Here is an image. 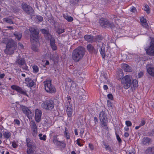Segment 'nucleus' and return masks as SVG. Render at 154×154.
<instances>
[{"label":"nucleus","instance_id":"obj_44","mask_svg":"<svg viewBox=\"0 0 154 154\" xmlns=\"http://www.w3.org/2000/svg\"><path fill=\"white\" fill-rule=\"evenodd\" d=\"M21 67L23 70H25L26 71L28 70V66L26 65V63L25 64H24L23 65H22Z\"/></svg>","mask_w":154,"mask_h":154},{"label":"nucleus","instance_id":"obj_56","mask_svg":"<svg viewBox=\"0 0 154 154\" xmlns=\"http://www.w3.org/2000/svg\"><path fill=\"white\" fill-rule=\"evenodd\" d=\"M107 97L109 99L112 100L113 99V96L112 94H109L107 95Z\"/></svg>","mask_w":154,"mask_h":154},{"label":"nucleus","instance_id":"obj_10","mask_svg":"<svg viewBox=\"0 0 154 154\" xmlns=\"http://www.w3.org/2000/svg\"><path fill=\"white\" fill-rule=\"evenodd\" d=\"M27 145L28 147L27 152V154H32L35 149L36 146L33 141L29 138L26 140Z\"/></svg>","mask_w":154,"mask_h":154},{"label":"nucleus","instance_id":"obj_52","mask_svg":"<svg viewBox=\"0 0 154 154\" xmlns=\"http://www.w3.org/2000/svg\"><path fill=\"white\" fill-rule=\"evenodd\" d=\"M145 123L146 122L145 120L144 119H143L142 120L140 125L141 126H143L145 124Z\"/></svg>","mask_w":154,"mask_h":154},{"label":"nucleus","instance_id":"obj_54","mask_svg":"<svg viewBox=\"0 0 154 154\" xmlns=\"http://www.w3.org/2000/svg\"><path fill=\"white\" fill-rule=\"evenodd\" d=\"M12 146L13 148H15L17 147V144L15 142H12Z\"/></svg>","mask_w":154,"mask_h":154},{"label":"nucleus","instance_id":"obj_29","mask_svg":"<svg viewBox=\"0 0 154 154\" xmlns=\"http://www.w3.org/2000/svg\"><path fill=\"white\" fill-rule=\"evenodd\" d=\"M3 20L4 21L10 24H14V23L12 21V19L11 17H7L3 19Z\"/></svg>","mask_w":154,"mask_h":154},{"label":"nucleus","instance_id":"obj_57","mask_svg":"<svg viewBox=\"0 0 154 154\" xmlns=\"http://www.w3.org/2000/svg\"><path fill=\"white\" fill-rule=\"evenodd\" d=\"M143 75V73L142 72H140L138 74V78H140Z\"/></svg>","mask_w":154,"mask_h":154},{"label":"nucleus","instance_id":"obj_18","mask_svg":"<svg viewBox=\"0 0 154 154\" xmlns=\"http://www.w3.org/2000/svg\"><path fill=\"white\" fill-rule=\"evenodd\" d=\"M146 68L148 73L151 76H154V68L151 64H147Z\"/></svg>","mask_w":154,"mask_h":154},{"label":"nucleus","instance_id":"obj_45","mask_svg":"<svg viewBox=\"0 0 154 154\" xmlns=\"http://www.w3.org/2000/svg\"><path fill=\"white\" fill-rule=\"evenodd\" d=\"M79 0H71L70 3L73 5H76L78 3Z\"/></svg>","mask_w":154,"mask_h":154},{"label":"nucleus","instance_id":"obj_53","mask_svg":"<svg viewBox=\"0 0 154 154\" xmlns=\"http://www.w3.org/2000/svg\"><path fill=\"white\" fill-rule=\"evenodd\" d=\"M116 134L117 139L118 140V141L119 142V143L121 142L122 141V140L120 137H119V135L117 134Z\"/></svg>","mask_w":154,"mask_h":154},{"label":"nucleus","instance_id":"obj_62","mask_svg":"<svg viewBox=\"0 0 154 154\" xmlns=\"http://www.w3.org/2000/svg\"><path fill=\"white\" fill-rule=\"evenodd\" d=\"M151 154H154V146L151 147Z\"/></svg>","mask_w":154,"mask_h":154},{"label":"nucleus","instance_id":"obj_26","mask_svg":"<svg viewBox=\"0 0 154 154\" xmlns=\"http://www.w3.org/2000/svg\"><path fill=\"white\" fill-rule=\"evenodd\" d=\"M87 49L91 53L95 52V50L94 47L91 44H89L87 46Z\"/></svg>","mask_w":154,"mask_h":154},{"label":"nucleus","instance_id":"obj_41","mask_svg":"<svg viewBox=\"0 0 154 154\" xmlns=\"http://www.w3.org/2000/svg\"><path fill=\"white\" fill-rule=\"evenodd\" d=\"M64 135L67 139H69V134L68 133V130L66 129H65V131L64 132Z\"/></svg>","mask_w":154,"mask_h":154},{"label":"nucleus","instance_id":"obj_31","mask_svg":"<svg viewBox=\"0 0 154 154\" xmlns=\"http://www.w3.org/2000/svg\"><path fill=\"white\" fill-rule=\"evenodd\" d=\"M65 107L66 108V109H72V105L70 103V102H66V103Z\"/></svg>","mask_w":154,"mask_h":154},{"label":"nucleus","instance_id":"obj_48","mask_svg":"<svg viewBox=\"0 0 154 154\" xmlns=\"http://www.w3.org/2000/svg\"><path fill=\"white\" fill-rule=\"evenodd\" d=\"M125 124L127 127H130L132 125V123L129 121H127L125 122Z\"/></svg>","mask_w":154,"mask_h":154},{"label":"nucleus","instance_id":"obj_9","mask_svg":"<svg viewBox=\"0 0 154 154\" xmlns=\"http://www.w3.org/2000/svg\"><path fill=\"white\" fill-rule=\"evenodd\" d=\"M55 103L53 100H48L45 101L41 104L42 108L47 110L51 111L54 107Z\"/></svg>","mask_w":154,"mask_h":154},{"label":"nucleus","instance_id":"obj_55","mask_svg":"<svg viewBox=\"0 0 154 154\" xmlns=\"http://www.w3.org/2000/svg\"><path fill=\"white\" fill-rule=\"evenodd\" d=\"M97 41L99 42L100 40H101L102 37L100 35L97 36L96 37Z\"/></svg>","mask_w":154,"mask_h":154},{"label":"nucleus","instance_id":"obj_42","mask_svg":"<svg viewBox=\"0 0 154 154\" xmlns=\"http://www.w3.org/2000/svg\"><path fill=\"white\" fill-rule=\"evenodd\" d=\"M31 48L33 50L35 51H37L38 50V49L36 46L33 44L32 45Z\"/></svg>","mask_w":154,"mask_h":154},{"label":"nucleus","instance_id":"obj_25","mask_svg":"<svg viewBox=\"0 0 154 154\" xmlns=\"http://www.w3.org/2000/svg\"><path fill=\"white\" fill-rule=\"evenodd\" d=\"M140 20L142 25L144 27L147 28L148 26V25L146 23V20L145 18L143 17H140Z\"/></svg>","mask_w":154,"mask_h":154},{"label":"nucleus","instance_id":"obj_3","mask_svg":"<svg viewBox=\"0 0 154 154\" xmlns=\"http://www.w3.org/2000/svg\"><path fill=\"white\" fill-rule=\"evenodd\" d=\"M85 50V48L81 47H79L74 49L72 51V57L75 62H78L83 57Z\"/></svg>","mask_w":154,"mask_h":154},{"label":"nucleus","instance_id":"obj_24","mask_svg":"<svg viewBox=\"0 0 154 154\" xmlns=\"http://www.w3.org/2000/svg\"><path fill=\"white\" fill-rule=\"evenodd\" d=\"M3 134L5 139H10L11 138V132L8 131L4 132Z\"/></svg>","mask_w":154,"mask_h":154},{"label":"nucleus","instance_id":"obj_28","mask_svg":"<svg viewBox=\"0 0 154 154\" xmlns=\"http://www.w3.org/2000/svg\"><path fill=\"white\" fill-rule=\"evenodd\" d=\"M14 35L15 38L18 40H20L21 39L22 36L21 33L15 32L14 33Z\"/></svg>","mask_w":154,"mask_h":154},{"label":"nucleus","instance_id":"obj_11","mask_svg":"<svg viewBox=\"0 0 154 154\" xmlns=\"http://www.w3.org/2000/svg\"><path fill=\"white\" fill-rule=\"evenodd\" d=\"M150 45L148 48L145 49L146 53L150 56H154V38L150 37Z\"/></svg>","mask_w":154,"mask_h":154},{"label":"nucleus","instance_id":"obj_46","mask_svg":"<svg viewBox=\"0 0 154 154\" xmlns=\"http://www.w3.org/2000/svg\"><path fill=\"white\" fill-rule=\"evenodd\" d=\"M71 87L72 88H77V85L76 83L74 82H72L71 83Z\"/></svg>","mask_w":154,"mask_h":154},{"label":"nucleus","instance_id":"obj_34","mask_svg":"<svg viewBox=\"0 0 154 154\" xmlns=\"http://www.w3.org/2000/svg\"><path fill=\"white\" fill-rule=\"evenodd\" d=\"M38 136L39 137V139L41 140H46V137L45 135H42V134H40L38 135Z\"/></svg>","mask_w":154,"mask_h":154},{"label":"nucleus","instance_id":"obj_15","mask_svg":"<svg viewBox=\"0 0 154 154\" xmlns=\"http://www.w3.org/2000/svg\"><path fill=\"white\" fill-rule=\"evenodd\" d=\"M12 89L15 90L19 93L22 94L27 95L26 91L23 89L21 87L15 85H13L11 86Z\"/></svg>","mask_w":154,"mask_h":154},{"label":"nucleus","instance_id":"obj_37","mask_svg":"<svg viewBox=\"0 0 154 154\" xmlns=\"http://www.w3.org/2000/svg\"><path fill=\"white\" fill-rule=\"evenodd\" d=\"M66 111L68 117H70L72 115V109H66Z\"/></svg>","mask_w":154,"mask_h":154},{"label":"nucleus","instance_id":"obj_16","mask_svg":"<svg viewBox=\"0 0 154 154\" xmlns=\"http://www.w3.org/2000/svg\"><path fill=\"white\" fill-rule=\"evenodd\" d=\"M42 112L39 109H36L35 111V119L36 122H39L41 120Z\"/></svg>","mask_w":154,"mask_h":154},{"label":"nucleus","instance_id":"obj_7","mask_svg":"<svg viewBox=\"0 0 154 154\" xmlns=\"http://www.w3.org/2000/svg\"><path fill=\"white\" fill-rule=\"evenodd\" d=\"M31 33L30 40L32 43L37 42L38 41L39 31L38 29L34 28H31L29 29Z\"/></svg>","mask_w":154,"mask_h":154},{"label":"nucleus","instance_id":"obj_14","mask_svg":"<svg viewBox=\"0 0 154 154\" xmlns=\"http://www.w3.org/2000/svg\"><path fill=\"white\" fill-rule=\"evenodd\" d=\"M57 136L55 135L53 137V142L57 146H61L63 148L66 146L65 143L63 141H59L58 139L57 138Z\"/></svg>","mask_w":154,"mask_h":154},{"label":"nucleus","instance_id":"obj_39","mask_svg":"<svg viewBox=\"0 0 154 154\" xmlns=\"http://www.w3.org/2000/svg\"><path fill=\"white\" fill-rule=\"evenodd\" d=\"M133 86L135 87H137L138 86V82L136 79L134 80L132 82Z\"/></svg>","mask_w":154,"mask_h":154},{"label":"nucleus","instance_id":"obj_33","mask_svg":"<svg viewBox=\"0 0 154 154\" xmlns=\"http://www.w3.org/2000/svg\"><path fill=\"white\" fill-rule=\"evenodd\" d=\"M100 79L102 82H105L107 81V78L105 75H102L101 76Z\"/></svg>","mask_w":154,"mask_h":154},{"label":"nucleus","instance_id":"obj_27","mask_svg":"<svg viewBox=\"0 0 154 154\" xmlns=\"http://www.w3.org/2000/svg\"><path fill=\"white\" fill-rule=\"evenodd\" d=\"M151 139L148 137H144L143 138L142 140V143L144 145H148Z\"/></svg>","mask_w":154,"mask_h":154},{"label":"nucleus","instance_id":"obj_60","mask_svg":"<svg viewBox=\"0 0 154 154\" xmlns=\"http://www.w3.org/2000/svg\"><path fill=\"white\" fill-rule=\"evenodd\" d=\"M80 139H78L77 140V144L80 146H82V144H81L80 143Z\"/></svg>","mask_w":154,"mask_h":154},{"label":"nucleus","instance_id":"obj_50","mask_svg":"<svg viewBox=\"0 0 154 154\" xmlns=\"http://www.w3.org/2000/svg\"><path fill=\"white\" fill-rule=\"evenodd\" d=\"M79 99H81L82 100H85L86 99V96L85 95H82L81 96H80Z\"/></svg>","mask_w":154,"mask_h":154},{"label":"nucleus","instance_id":"obj_43","mask_svg":"<svg viewBox=\"0 0 154 154\" xmlns=\"http://www.w3.org/2000/svg\"><path fill=\"white\" fill-rule=\"evenodd\" d=\"M151 147H149L145 151V153L146 154H151Z\"/></svg>","mask_w":154,"mask_h":154},{"label":"nucleus","instance_id":"obj_12","mask_svg":"<svg viewBox=\"0 0 154 154\" xmlns=\"http://www.w3.org/2000/svg\"><path fill=\"white\" fill-rule=\"evenodd\" d=\"M21 8L23 11L27 14L32 15L34 12L32 8L26 3H23L21 5Z\"/></svg>","mask_w":154,"mask_h":154},{"label":"nucleus","instance_id":"obj_30","mask_svg":"<svg viewBox=\"0 0 154 154\" xmlns=\"http://www.w3.org/2000/svg\"><path fill=\"white\" fill-rule=\"evenodd\" d=\"M63 17L68 21L71 22L73 20V18L69 16L67 14L63 15Z\"/></svg>","mask_w":154,"mask_h":154},{"label":"nucleus","instance_id":"obj_1","mask_svg":"<svg viewBox=\"0 0 154 154\" xmlns=\"http://www.w3.org/2000/svg\"><path fill=\"white\" fill-rule=\"evenodd\" d=\"M6 44V48L4 50L5 53L8 55H11L14 53V51L17 48V45L15 41L12 39L5 38L2 41Z\"/></svg>","mask_w":154,"mask_h":154},{"label":"nucleus","instance_id":"obj_64","mask_svg":"<svg viewBox=\"0 0 154 154\" xmlns=\"http://www.w3.org/2000/svg\"><path fill=\"white\" fill-rule=\"evenodd\" d=\"M5 76V74L4 73H2L0 74V78L1 79H3Z\"/></svg>","mask_w":154,"mask_h":154},{"label":"nucleus","instance_id":"obj_2","mask_svg":"<svg viewBox=\"0 0 154 154\" xmlns=\"http://www.w3.org/2000/svg\"><path fill=\"white\" fill-rule=\"evenodd\" d=\"M123 76L122 72L120 71L117 74V79L119 80L121 79V83L124 85V88L127 89L130 87L131 85V77L130 75H127L123 77Z\"/></svg>","mask_w":154,"mask_h":154},{"label":"nucleus","instance_id":"obj_6","mask_svg":"<svg viewBox=\"0 0 154 154\" xmlns=\"http://www.w3.org/2000/svg\"><path fill=\"white\" fill-rule=\"evenodd\" d=\"M99 117L102 127L104 129L106 130L108 128L107 115L104 112L102 111L100 112Z\"/></svg>","mask_w":154,"mask_h":154},{"label":"nucleus","instance_id":"obj_49","mask_svg":"<svg viewBox=\"0 0 154 154\" xmlns=\"http://www.w3.org/2000/svg\"><path fill=\"white\" fill-rule=\"evenodd\" d=\"M80 73V72H79L77 70H75L73 71L74 74L77 76H78L79 75Z\"/></svg>","mask_w":154,"mask_h":154},{"label":"nucleus","instance_id":"obj_51","mask_svg":"<svg viewBox=\"0 0 154 154\" xmlns=\"http://www.w3.org/2000/svg\"><path fill=\"white\" fill-rule=\"evenodd\" d=\"M84 132V129L83 128H81L80 130V134L81 137H82L83 134Z\"/></svg>","mask_w":154,"mask_h":154},{"label":"nucleus","instance_id":"obj_35","mask_svg":"<svg viewBox=\"0 0 154 154\" xmlns=\"http://www.w3.org/2000/svg\"><path fill=\"white\" fill-rule=\"evenodd\" d=\"M33 71L34 72L37 73L38 72V67L37 66L34 65L32 66Z\"/></svg>","mask_w":154,"mask_h":154},{"label":"nucleus","instance_id":"obj_36","mask_svg":"<svg viewBox=\"0 0 154 154\" xmlns=\"http://www.w3.org/2000/svg\"><path fill=\"white\" fill-rule=\"evenodd\" d=\"M144 9L148 14H149L150 13V11L149 9V7L148 5H145Z\"/></svg>","mask_w":154,"mask_h":154},{"label":"nucleus","instance_id":"obj_59","mask_svg":"<svg viewBox=\"0 0 154 154\" xmlns=\"http://www.w3.org/2000/svg\"><path fill=\"white\" fill-rule=\"evenodd\" d=\"M105 148L106 150H109V151H111V148L109 145H105Z\"/></svg>","mask_w":154,"mask_h":154},{"label":"nucleus","instance_id":"obj_32","mask_svg":"<svg viewBox=\"0 0 154 154\" xmlns=\"http://www.w3.org/2000/svg\"><path fill=\"white\" fill-rule=\"evenodd\" d=\"M65 29L60 28H58L56 29V32L58 34H60L64 32Z\"/></svg>","mask_w":154,"mask_h":154},{"label":"nucleus","instance_id":"obj_58","mask_svg":"<svg viewBox=\"0 0 154 154\" xmlns=\"http://www.w3.org/2000/svg\"><path fill=\"white\" fill-rule=\"evenodd\" d=\"M136 10V9L134 7H133L130 10L131 11L133 12H135Z\"/></svg>","mask_w":154,"mask_h":154},{"label":"nucleus","instance_id":"obj_5","mask_svg":"<svg viewBox=\"0 0 154 154\" xmlns=\"http://www.w3.org/2000/svg\"><path fill=\"white\" fill-rule=\"evenodd\" d=\"M100 25L104 29H113L115 27V25L113 22L107 19L101 18L99 20Z\"/></svg>","mask_w":154,"mask_h":154},{"label":"nucleus","instance_id":"obj_20","mask_svg":"<svg viewBox=\"0 0 154 154\" xmlns=\"http://www.w3.org/2000/svg\"><path fill=\"white\" fill-rule=\"evenodd\" d=\"M25 81L26 84L29 87H32L35 85V83L34 82L31 78L29 77L26 78Z\"/></svg>","mask_w":154,"mask_h":154},{"label":"nucleus","instance_id":"obj_38","mask_svg":"<svg viewBox=\"0 0 154 154\" xmlns=\"http://www.w3.org/2000/svg\"><path fill=\"white\" fill-rule=\"evenodd\" d=\"M89 147L90 148V149L91 150H95L96 149V147L94 146V145L91 143H89Z\"/></svg>","mask_w":154,"mask_h":154},{"label":"nucleus","instance_id":"obj_13","mask_svg":"<svg viewBox=\"0 0 154 154\" xmlns=\"http://www.w3.org/2000/svg\"><path fill=\"white\" fill-rule=\"evenodd\" d=\"M25 61L22 56V54H19L17 57L16 61V63L17 65L19 66L20 67L25 63Z\"/></svg>","mask_w":154,"mask_h":154},{"label":"nucleus","instance_id":"obj_22","mask_svg":"<svg viewBox=\"0 0 154 154\" xmlns=\"http://www.w3.org/2000/svg\"><path fill=\"white\" fill-rule=\"evenodd\" d=\"M121 66L122 69L125 72H130L132 71L131 68L126 64H121Z\"/></svg>","mask_w":154,"mask_h":154},{"label":"nucleus","instance_id":"obj_63","mask_svg":"<svg viewBox=\"0 0 154 154\" xmlns=\"http://www.w3.org/2000/svg\"><path fill=\"white\" fill-rule=\"evenodd\" d=\"M126 154H135L134 152L130 151L128 152H126Z\"/></svg>","mask_w":154,"mask_h":154},{"label":"nucleus","instance_id":"obj_23","mask_svg":"<svg viewBox=\"0 0 154 154\" xmlns=\"http://www.w3.org/2000/svg\"><path fill=\"white\" fill-rule=\"evenodd\" d=\"M85 39L87 41L92 42L94 41V38L93 36L91 35H87L84 36Z\"/></svg>","mask_w":154,"mask_h":154},{"label":"nucleus","instance_id":"obj_47","mask_svg":"<svg viewBox=\"0 0 154 154\" xmlns=\"http://www.w3.org/2000/svg\"><path fill=\"white\" fill-rule=\"evenodd\" d=\"M36 18L40 22L42 21L43 20V18L41 16L38 15L36 16Z\"/></svg>","mask_w":154,"mask_h":154},{"label":"nucleus","instance_id":"obj_4","mask_svg":"<svg viewBox=\"0 0 154 154\" xmlns=\"http://www.w3.org/2000/svg\"><path fill=\"white\" fill-rule=\"evenodd\" d=\"M41 31L44 35V36L47 39H50L51 46L54 51L57 49V47L55 44V42L54 38L52 37V35L49 33L48 30L42 29Z\"/></svg>","mask_w":154,"mask_h":154},{"label":"nucleus","instance_id":"obj_61","mask_svg":"<svg viewBox=\"0 0 154 154\" xmlns=\"http://www.w3.org/2000/svg\"><path fill=\"white\" fill-rule=\"evenodd\" d=\"M15 123L17 124V125H19L20 124V122L19 121V120L18 119H15L14 121Z\"/></svg>","mask_w":154,"mask_h":154},{"label":"nucleus","instance_id":"obj_19","mask_svg":"<svg viewBox=\"0 0 154 154\" xmlns=\"http://www.w3.org/2000/svg\"><path fill=\"white\" fill-rule=\"evenodd\" d=\"M98 48H100V51L101 54L102 56L104 58L105 55V47L103 45V43H101L99 44V45H98Z\"/></svg>","mask_w":154,"mask_h":154},{"label":"nucleus","instance_id":"obj_40","mask_svg":"<svg viewBox=\"0 0 154 154\" xmlns=\"http://www.w3.org/2000/svg\"><path fill=\"white\" fill-rule=\"evenodd\" d=\"M147 136L150 137L154 136V129H152V131L148 132Z\"/></svg>","mask_w":154,"mask_h":154},{"label":"nucleus","instance_id":"obj_8","mask_svg":"<svg viewBox=\"0 0 154 154\" xmlns=\"http://www.w3.org/2000/svg\"><path fill=\"white\" fill-rule=\"evenodd\" d=\"M44 85L45 91L48 93L53 94L56 92V89L55 87L51 84V80H50L45 81Z\"/></svg>","mask_w":154,"mask_h":154},{"label":"nucleus","instance_id":"obj_17","mask_svg":"<svg viewBox=\"0 0 154 154\" xmlns=\"http://www.w3.org/2000/svg\"><path fill=\"white\" fill-rule=\"evenodd\" d=\"M30 126L31 129L32 131V135L34 136L35 137L37 134V126L35 122L33 121H31Z\"/></svg>","mask_w":154,"mask_h":154},{"label":"nucleus","instance_id":"obj_21","mask_svg":"<svg viewBox=\"0 0 154 154\" xmlns=\"http://www.w3.org/2000/svg\"><path fill=\"white\" fill-rule=\"evenodd\" d=\"M22 111L29 118L30 114H31V111L26 107L25 106H22L21 107Z\"/></svg>","mask_w":154,"mask_h":154}]
</instances>
